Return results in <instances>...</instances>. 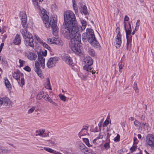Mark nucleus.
Masks as SVG:
<instances>
[{
    "label": "nucleus",
    "mask_w": 154,
    "mask_h": 154,
    "mask_svg": "<svg viewBox=\"0 0 154 154\" xmlns=\"http://www.w3.org/2000/svg\"><path fill=\"white\" fill-rule=\"evenodd\" d=\"M60 99H61V100H63L64 101H66V97H65L64 95H61L60 97Z\"/></svg>",
    "instance_id": "nucleus-51"
},
{
    "label": "nucleus",
    "mask_w": 154,
    "mask_h": 154,
    "mask_svg": "<svg viewBox=\"0 0 154 154\" xmlns=\"http://www.w3.org/2000/svg\"><path fill=\"white\" fill-rule=\"evenodd\" d=\"M42 45L45 48H46L48 49V50H50L51 49L50 47L49 46V45L45 42H43Z\"/></svg>",
    "instance_id": "nucleus-41"
},
{
    "label": "nucleus",
    "mask_w": 154,
    "mask_h": 154,
    "mask_svg": "<svg viewBox=\"0 0 154 154\" xmlns=\"http://www.w3.org/2000/svg\"><path fill=\"white\" fill-rule=\"evenodd\" d=\"M46 150L54 154V152H55V150H54L50 148H46Z\"/></svg>",
    "instance_id": "nucleus-46"
},
{
    "label": "nucleus",
    "mask_w": 154,
    "mask_h": 154,
    "mask_svg": "<svg viewBox=\"0 0 154 154\" xmlns=\"http://www.w3.org/2000/svg\"><path fill=\"white\" fill-rule=\"evenodd\" d=\"M21 24L24 28V29H26L27 28V24L26 20V19L24 18H22L21 20Z\"/></svg>",
    "instance_id": "nucleus-24"
},
{
    "label": "nucleus",
    "mask_w": 154,
    "mask_h": 154,
    "mask_svg": "<svg viewBox=\"0 0 154 154\" xmlns=\"http://www.w3.org/2000/svg\"><path fill=\"white\" fill-rule=\"evenodd\" d=\"M141 125H143V127H147L148 125V124L147 123H142V122H141Z\"/></svg>",
    "instance_id": "nucleus-58"
},
{
    "label": "nucleus",
    "mask_w": 154,
    "mask_h": 154,
    "mask_svg": "<svg viewBox=\"0 0 154 154\" xmlns=\"http://www.w3.org/2000/svg\"><path fill=\"white\" fill-rule=\"evenodd\" d=\"M131 42H127V50H130V48L131 47Z\"/></svg>",
    "instance_id": "nucleus-39"
},
{
    "label": "nucleus",
    "mask_w": 154,
    "mask_h": 154,
    "mask_svg": "<svg viewBox=\"0 0 154 154\" xmlns=\"http://www.w3.org/2000/svg\"><path fill=\"white\" fill-rule=\"evenodd\" d=\"M82 26L81 27V29L82 31L84 30L86 27V22L84 20H82L81 22Z\"/></svg>",
    "instance_id": "nucleus-32"
},
{
    "label": "nucleus",
    "mask_w": 154,
    "mask_h": 154,
    "mask_svg": "<svg viewBox=\"0 0 154 154\" xmlns=\"http://www.w3.org/2000/svg\"><path fill=\"white\" fill-rule=\"evenodd\" d=\"M92 42H89L94 47L100 48V46L99 42L96 40V38L94 39Z\"/></svg>",
    "instance_id": "nucleus-18"
},
{
    "label": "nucleus",
    "mask_w": 154,
    "mask_h": 154,
    "mask_svg": "<svg viewBox=\"0 0 154 154\" xmlns=\"http://www.w3.org/2000/svg\"><path fill=\"white\" fill-rule=\"evenodd\" d=\"M35 109V108L34 107H32V108L29 109L28 112V114H30L32 113L34 110Z\"/></svg>",
    "instance_id": "nucleus-47"
},
{
    "label": "nucleus",
    "mask_w": 154,
    "mask_h": 154,
    "mask_svg": "<svg viewBox=\"0 0 154 154\" xmlns=\"http://www.w3.org/2000/svg\"><path fill=\"white\" fill-rule=\"evenodd\" d=\"M95 38V37L94 31L91 29L87 28L86 32L83 33L82 35V40L84 42L87 41L91 42Z\"/></svg>",
    "instance_id": "nucleus-4"
},
{
    "label": "nucleus",
    "mask_w": 154,
    "mask_h": 154,
    "mask_svg": "<svg viewBox=\"0 0 154 154\" xmlns=\"http://www.w3.org/2000/svg\"><path fill=\"white\" fill-rule=\"evenodd\" d=\"M43 97L42 98H44L45 99V100H46V99H47L48 97V96H49V95L47 94H45L44 92V94H43Z\"/></svg>",
    "instance_id": "nucleus-54"
},
{
    "label": "nucleus",
    "mask_w": 154,
    "mask_h": 154,
    "mask_svg": "<svg viewBox=\"0 0 154 154\" xmlns=\"http://www.w3.org/2000/svg\"><path fill=\"white\" fill-rule=\"evenodd\" d=\"M52 43L51 44L57 45L59 46H62L63 45V43L62 41L57 38L55 37L52 38Z\"/></svg>",
    "instance_id": "nucleus-14"
},
{
    "label": "nucleus",
    "mask_w": 154,
    "mask_h": 154,
    "mask_svg": "<svg viewBox=\"0 0 154 154\" xmlns=\"http://www.w3.org/2000/svg\"><path fill=\"white\" fill-rule=\"evenodd\" d=\"M25 56L30 60H35L37 58V55L35 53L29 51L28 53H25Z\"/></svg>",
    "instance_id": "nucleus-12"
},
{
    "label": "nucleus",
    "mask_w": 154,
    "mask_h": 154,
    "mask_svg": "<svg viewBox=\"0 0 154 154\" xmlns=\"http://www.w3.org/2000/svg\"><path fill=\"white\" fill-rule=\"evenodd\" d=\"M83 153L85 154H95V153L91 149L87 147Z\"/></svg>",
    "instance_id": "nucleus-29"
},
{
    "label": "nucleus",
    "mask_w": 154,
    "mask_h": 154,
    "mask_svg": "<svg viewBox=\"0 0 154 154\" xmlns=\"http://www.w3.org/2000/svg\"><path fill=\"white\" fill-rule=\"evenodd\" d=\"M109 123V122L108 121H105L103 124V127L105 126H106Z\"/></svg>",
    "instance_id": "nucleus-56"
},
{
    "label": "nucleus",
    "mask_w": 154,
    "mask_h": 154,
    "mask_svg": "<svg viewBox=\"0 0 154 154\" xmlns=\"http://www.w3.org/2000/svg\"><path fill=\"white\" fill-rule=\"evenodd\" d=\"M49 142L52 145H54L56 144L55 142L53 141H52L51 140H49Z\"/></svg>",
    "instance_id": "nucleus-61"
},
{
    "label": "nucleus",
    "mask_w": 154,
    "mask_h": 154,
    "mask_svg": "<svg viewBox=\"0 0 154 154\" xmlns=\"http://www.w3.org/2000/svg\"><path fill=\"white\" fill-rule=\"evenodd\" d=\"M24 69L25 70H26L28 72H30L31 71V68L28 66H25L24 68Z\"/></svg>",
    "instance_id": "nucleus-49"
},
{
    "label": "nucleus",
    "mask_w": 154,
    "mask_h": 154,
    "mask_svg": "<svg viewBox=\"0 0 154 154\" xmlns=\"http://www.w3.org/2000/svg\"><path fill=\"white\" fill-rule=\"evenodd\" d=\"M83 142L85 143L86 145L89 147L93 146V145L90 144L89 143V140L88 138H83Z\"/></svg>",
    "instance_id": "nucleus-28"
},
{
    "label": "nucleus",
    "mask_w": 154,
    "mask_h": 154,
    "mask_svg": "<svg viewBox=\"0 0 154 154\" xmlns=\"http://www.w3.org/2000/svg\"><path fill=\"white\" fill-rule=\"evenodd\" d=\"M24 39V43L26 45L30 46L32 48L34 47V40L32 35H30L29 36L25 38Z\"/></svg>",
    "instance_id": "nucleus-7"
},
{
    "label": "nucleus",
    "mask_w": 154,
    "mask_h": 154,
    "mask_svg": "<svg viewBox=\"0 0 154 154\" xmlns=\"http://www.w3.org/2000/svg\"><path fill=\"white\" fill-rule=\"evenodd\" d=\"M117 30L118 32L117 35V38L116 39L117 40V42L116 43V48H119L121 45L122 43L121 36L122 35L120 32V28L117 27L116 28V31Z\"/></svg>",
    "instance_id": "nucleus-11"
},
{
    "label": "nucleus",
    "mask_w": 154,
    "mask_h": 154,
    "mask_svg": "<svg viewBox=\"0 0 154 154\" xmlns=\"http://www.w3.org/2000/svg\"><path fill=\"white\" fill-rule=\"evenodd\" d=\"M88 128V126H84L83 128L82 129V130H87Z\"/></svg>",
    "instance_id": "nucleus-62"
},
{
    "label": "nucleus",
    "mask_w": 154,
    "mask_h": 154,
    "mask_svg": "<svg viewBox=\"0 0 154 154\" xmlns=\"http://www.w3.org/2000/svg\"><path fill=\"white\" fill-rule=\"evenodd\" d=\"M88 52L89 54L90 55L92 56H94L95 54V52L94 50L92 49H90L89 50Z\"/></svg>",
    "instance_id": "nucleus-37"
},
{
    "label": "nucleus",
    "mask_w": 154,
    "mask_h": 154,
    "mask_svg": "<svg viewBox=\"0 0 154 154\" xmlns=\"http://www.w3.org/2000/svg\"><path fill=\"white\" fill-rule=\"evenodd\" d=\"M124 29H131V25L130 23L128 22V23L124 22Z\"/></svg>",
    "instance_id": "nucleus-35"
},
{
    "label": "nucleus",
    "mask_w": 154,
    "mask_h": 154,
    "mask_svg": "<svg viewBox=\"0 0 154 154\" xmlns=\"http://www.w3.org/2000/svg\"><path fill=\"white\" fill-rule=\"evenodd\" d=\"M44 91H41L36 96V98L38 100H41L43 97V94H44Z\"/></svg>",
    "instance_id": "nucleus-31"
},
{
    "label": "nucleus",
    "mask_w": 154,
    "mask_h": 154,
    "mask_svg": "<svg viewBox=\"0 0 154 154\" xmlns=\"http://www.w3.org/2000/svg\"><path fill=\"white\" fill-rule=\"evenodd\" d=\"M45 132V130L44 129H39L38 130H36L35 131V133H37L36 134L35 136H37L38 135L42 137V135Z\"/></svg>",
    "instance_id": "nucleus-30"
},
{
    "label": "nucleus",
    "mask_w": 154,
    "mask_h": 154,
    "mask_svg": "<svg viewBox=\"0 0 154 154\" xmlns=\"http://www.w3.org/2000/svg\"><path fill=\"white\" fill-rule=\"evenodd\" d=\"M64 37L68 39H71L70 47L72 51L76 54L80 56L82 53L80 45L81 41V35L79 32V30L63 32Z\"/></svg>",
    "instance_id": "nucleus-1"
},
{
    "label": "nucleus",
    "mask_w": 154,
    "mask_h": 154,
    "mask_svg": "<svg viewBox=\"0 0 154 154\" xmlns=\"http://www.w3.org/2000/svg\"><path fill=\"white\" fill-rule=\"evenodd\" d=\"M21 37L18 34H17L13 40V43L16 45H19L21 43Z\"/></svg>",
    "instance_id": "nucleus-15"
},
{
    "label": "nucleus",
    "mask_w": 154,
    "mask_h": 154,
    "mask_svg": "<svg viewBox=\"0 0 154 154\" xmlns=\"http://www.w3.org/2000/svg\"><path fill=\"white\" fill-rule=\"evenodd\" d=\"M124 66V65H120L119 66V70L120 72H121L122 71V69L123 67Z\"/></svg>",
    "instance_id": "nucleus-59"
},
{
    "label": "nucleus",
    "mask_w": 154,
    "mask_h": 154,
    "mask_svg": "<svg viewBox=\"0 0 154 154\" xmlns=\"http://www.w3.org/2000/svg\"><path fill=\"white\" fill-rule=\"evenodd\" d=\"M99 139H101L98 136L95 139H94L92 141V143L95 145H97L99 144Z\"/></svg>",
    "instance_id": "nucleus-33"
},
{
    "label": "nucleus",
    "mask_w": 154,
    "mask_h": 154,
    "mask_svg": "<svg viewBox=\"0 0 154 154\" xmlns=\"http://www.w3.org/2000/svg\"><path fill=\"white\" fill-rule=\"evenodd\" d=\"M64 22L63 25V32L79 30L77 21L75 14L72 11L68 10L64 13Z\"/></svg>",
    "instance_id": "nucleus-2"
},
{
    "label": "nucleus",
    "mask_w": 154,
    "mask_h": 154,
    "mask_svg": "<svg viewBox=\"0 0 154 154\" xmlns=\"http://www.w3.org/2000/svg\"><path fill=\"white\" fill-rule=\"evenodd\" d=\"M49 136V134L48 133H44L43 134L42 137H47Z\"/></svg>",
    "instance_id": "nucleus-55"
},
{
    "label": "nucleus",
    "mask_w": 154,
    "mask_h": 154,
    "mask_svg": "<svg viewBox=\"0 0 154 154\" xmlns=\"http://www.w3.org/2000/svg\"><path fill=\"white\" fill-rule=\"evenodd\" d=\"M140 20H138L137 21V22L136 23V26L135 28V30H137L139 26H140Z\"/></svg>",
    "instance_id": "nucleus-43"
},
{
    "label": "nucleus",
    "mask_w": 154,
    "mask_h": 154,
    "mask_svg": "<svg viewBox=\"0 0 154 154\" xmlns=\"http://www.w3.org/2000/svg\"><path fill=\"white\" fill-rule=\"evenodd\" d=\"M105 148L107 150L109 148V143H106L104 145Z\"/></svg>",
    "instance_id": "nucleus-48"
},
{
    "label": "nucleus",
    "mask_w": 154,
    "mask_h": 154,
    "mask_svg": "<svg viewBox=\"0 0 154 154\" xmlns=\"http://www.w3.org/2000/svg\"><path fill=\"white\" fill-rule=\"evenodd\" d=\"M4 45V44L3 43H2L1 44V45L0 46V50H1V51H2V48L3 47Z\"/></svg>",
    "instance_id": "nucleus-64"
},
{
    "label": "nucleus",
    "mask_w": 154,
    "mask_h": 154,
    "mask_svg": "<svg viewBox=\"0 0 154 154\" xmlns=\"http://www.w3.org/2000/svg\"><path fill=\"white\" fill-rule=\"evenodd\" d=\"M139 123V122L135 119L134 122V124L135 126L136 127H137Z\"/></svg>",
    "instance_id": "nucleus-50"
},
{
    "label": "nucleus",
    "mask_w": 154,
    "mask_h": 154,
    "mask_svg": "<svg viewBox=\"0 0 154 154\" xmlns=\"http://www.w3.org/2000/svg\"><path fill=\"white\" fill-rule=\"evenodd\" d=\"M42 54H38V60L41 66L43 69L45 67V59L43 56H46L47 54V51L45 50L44 51H42Z\"/></svg>",
    "instance_id": "nucleus-6"
},
{
    "label": "nucleus",
    "mask_w": 154,
    "mask_h": 154,
    "mask_svg": "<svg viewBox=\"0 0 154 154\" xmlns=\"http://www.w3.org/2000/svg\"><path fill=\"white\" fill-rule=\"evenodd\" d=\"M10 152L9 150L5 148L3 146L0 145V153H7Z\"/></svg>",
    "instance_id": "nucleus-21"
},
{
    "label": "nucleus",
    "mask_w": 154,
    "mask_h": 154,
    "mask_svg": "<svg viewBox=\"0 0 154 154\" xmlns=\"http://www.w3.org/2000/svg\"><path fill=\"white\" fill-rule=\"evenodd\" d=\"M107 131L108 132L107 135V138L108 139L109 138V137H110L111 138H112L114 136H115V133L114 132V131L112 130H107Z\"/></svg>",
    "instance_id": "nucleus-22"
},
{
    "label": "nucleus",
    "mask_w": 154,
    "mask_h": 154,
    "mask_svg": "<svg viewBox=\"0 0 154 154\" xmlns=\"http://www.w3.org/2000/svg\"><path fill=\"white\" fill-rule=\"evenodd\" d=\"M125 29V31L126 35H130L131 34V29H130L129 28L127 29Z\"/></svg>",
    "instance_id": "nucleus-42"
},
{
    "label": "nucleus",
    "mask_w": 154,
    "mask_h": 154,
    "mask_svg": "<svg viewBox=\"0 0 154 154\" xmlns=\"http://www.w3.org/2000/svg\"><path fill=\"white\" fill-rule=\"evenodd\" d=\"M129 18L127 15H125L124 18V21H128L129 20Z\"/></svg>",
    "instance_id": "nucleus-57"
},
{
    "label": "nucleus",
    "mask_w": 154,
    "mask_h": 154,
    "mask_svg": "<svg viewBox=\"0 0 154 154\" xmlns=\"http://www.w3.org/2000/svg\"><path fill=\"white\" fill-rule=\"evenodd\" d=\"M63 60L68 65L70 66H72L73 62L71 58L69 55L68 54H65L63 57Z\"/></svg>",
    "instance_id": "nucleus-10"
},
{
    "label": "nucleus",
    "mask_w": 154,
    "mask_h": 154,
    "mask_svg": "<svg viewBox=\"0 0 154 154\" xmlns=\"http://www.w3.org/2000/svg\"><path fill=\"white\" fill-rule=\"evenodd\" d=\"M5 84L7 88L9 90L12 88L11 85L8 80L7 78L5 80Z\"/></svg>",
    "instance_id": "nucleus-23"
},
{
    "label": "nucleus",
    "mask_w": 154,
    "mask_h": 154,
    "mask_svg": "<svg viewBox=\"0 0 154 154\" xmlns=\"http://www.w3.org/2000/svg\"><path fill=\"white\" fill-rule=\"evenodd\" d=\"M47 42L48 43H49L50 44H51V43H52V38H48L47 39Z\"/></svg>",
    "instance_id": "nucleus-60"
},
{
    "label": "nucleus",
    "mask_w": 154,
    "mask_h": 154,
    "mask_svg": "<svg viewBox=\"0 0 154 154\" xmlns=\"http://www.w3.org/2000/svg\"><path fill=\"white\" fill-rule=\"evenodd\" d=\"M134 89L136 91L137 90H138V89L137 88V84H135L134 85Z\"/></svg>",
    "instance_id": "nucleus-63"
},
{
    "label": "nucleus",
    "mask_w": 154,
    "mask_h": 154,
    "mask_svg": "<svg viewBox=\"0 0 154 154\" xmlns=\"http://www.w3.org/2000/svg\"><path fill=\"white\" fill-rule=\"evenodd\" d=\"M45 88L46 89L51 90L50 80L48 78H47L46 79V81L45 84Z\"/></svg>",
    "instance_id": "nucleus-25"
},
{
    "label": "nucleus",
    "mask_w": 154,
    "mask_h": 154,
    "mask_svg": "<svg viewBox=\"0 0 154 154\" xmlns=\"http://www.w3.org/2000/svg\"><path fill=\"white\" fill-rule=\"evenodd\" d=\"M19 63H20V67H23L25 63L26 62L25 61L22 60L20 59L19 60Z\"/></svg>",
    "instance_id": "nucleus-38"
},
{
    "label": "nucleus",
    "mask_w": 154,
    "mask_h": 154,
    "mask_svg": "<svg viewBox=\"0 0 154 154\" xmlns=\"http://www.w3.org/2000/svg\"><path fill=\"white\" fill-rule=\"evenodd\" d=\"M59 59L58 57H54L50 58L47 63V66L49 68L54 67L55 66L56 62Z\"/></svg>",
    "instance_id": "nucleus-8"
},
{
    "label": "nucleus",
    "mask_w": 154,
    "mask_h": 154,
    "mask_svg": "<svg viewBox=\"0 0 154 154\" xmlns=\"http://www.w3.org/2000/svg\"><path fill=\"white\" fill-rule=\"evenodd\" d=\"M126 38L127 42H131L132 36L131 35V34L126 35Z\"/></svg>",
    "instance_id": "nucleus-40"
},
{
    "label": "nucleus",
    "mask_w": 154,
    "mask_h": 154,
    "mask_svg": "<svg viewBox=\"0 0 154 154\" xmlns=\"http://www.w3.org/2000/svg\"><path fill=\"white\" fill-rule=\"evenodd\" d=\"M35 71L38 74L39 76L41 77L42 75V71L40 69V66L39 62L36 61L35 63Z\"/></svg>",
    "instance_id": "nucleus-13"
},
{
    "label": "nucleus",
    "mask_w": 154,
    "mask_h": 154,
    "mask_svg": "<svg viewBox=\"0 0 154 154\" xmlns=\"http://www.w3.org/2000/svg\"><path fill=\"white\" fill-rule=\"evenodd\" d=\"M20 32L22 35L24 39L29 36L30 35H32L29 32H27V30H26V29H21L20 30Z\"/></svg>",
    "instance_id": "nucleus-16"
},
{
    "label": "nucleus",
    "mask_w": 154,
    "mask_h": 154,
    "mask_svg": "<svg viewBox=\"0 0 154 154\" xmlns=\"http://www.w3.org/2000/svg\"><path fill=\"white\" fill-rule=\"evenodd\" d=\"M48 97L47 99H46V100L48 101L49 103L52 104L54 101L49 96H48Z\"/></svg>",
    "instance_id": "nucleus-45"
},
{
    "label": "nucleus",
    "mask_w": 154,
    "mask_h": 154,
    "mask_svg": "<svg viewBox=\"0 0 154 154\" xmlns=\"http://www.w3.org/2000/svg\"><path fill=\"white\" fill-rule=\"evenodd\" d=\"M18 83L20 86L22 87L24 84L25 82L23 78L21 79L20 81H18Z\"/></svg>",
    "instance_id": "nucleus-36"
},
{
    "label": "nucleus",
    "mask_w": 154,
    "mask_h": 154,
    "mask_svg": "<svg viewBox=\"0 0 154 154\" xmlns=\"http://www.w3.org/2000/svg\"><path fill=\"white\" fill-rule=\"evenodd\" d=\"M20 72L19 70L17 69L16 72L12 74V76L14 79L17 80V81L20 79Z\"/></svg>",
    "instance_id": "nucleus-20"
},
{
    "label": "nucleus",
    "mask_w": 154,
    "mask_h": 154,
    "mask_svg": "<svg viewBox=\"0 0 154 154\" xmlns=\"http://www.w3.org/2000/svg\"><path fill=\"white\" fill-rule=\"evenodd\" d=\"M42 18L45 24V27L48 28L51 26L52 29L53 35L55 36L57 35L58 33V28L57 25V20L52 17L50 19V21L49 22V17L47 14H43Z\"/></svg>",
    "instance_id": "nucleus-3"
},
{
    "label": "nucleus",
    "mask_w": 154,
    "mask_h": 154,
    "mask_svg": "<svg viewBox=\"0 0 154 154\" xmlns=\"http://www.w3.org/2000/svg\"><path fill=\"white\" fill-rule=\"evenodd\" d=\"M77 146L79 149L83 153L87 148V147L82 142H79L78 143Z\"/></svg>",
    "instance_id": "nucleus-17"
},
{
    "label": "nucleus",
    "mask_w": 154,
    "mask_h": 154,
    "mask_svg": "<svg viewBox=\"0 0 154 154\" xmlns=\"http://www.w3.org/2000/svg\"><path fill=\"white\" fill-rule=\"evenodd\" d=\"M137 149V147L135 146H134L131 147L130 149L131 151V152H133V151Z\"/></svg>",
    "instance_id": "nucleus-52"
},
{
    "label": "nucleus",
    "mask_w": 154,
    "mask_h": 154,
    "mask_svg": "<svg viewBox=\"0 0 154 154\" xmlns=\"http://www.w3.org/2000/svg\"><path fill=\"white\" fill-rule=\"evenodd\" d=\"M38 0H32V1L35 6L38 9H40V6L38 5ZM43 0H39V1L40 2H42Z\"/></svg>",
    "instance_id": "nucleus-26"
},
{
    "label": "nucleus",
    "mask_w": 154,
    "mask_h": 154,
    "mask_svg": "<svg viewBox=\"0 0 154 154\" xmlns=\"http://www.w3.org/2000/svg\"><path fill=\"white\" fill-rule=\"evenodd\" d=\"M73 7L75 13H77L78 12L77 8L76 7V5L73 2Z\"/></svg>",
    "instance_id": "nucleus-44"
},
{
    "label": "nucleus",
    "mask_w": 154,
    "mask_h": 154,
    "mask_svg": "<svg viewBox=\"0 0 154 154\" xmlns=\"http://www.w3.org/2000/svg\"><path fill=\"white\" fill-rule=\"evenodd\" d=\"M116 136V142H118L120 140V136L119 134H117Z\"/></svg>",
    "instance_id": "nucleus-53"
},
{
    "label": "nucleus",
    "mask_w": 154,
    "mask_h": 154,
    "mask_svg": "<svg viewBox=\"0 0 154 154\" xmlns=\"http://www.w3.org/2000/svg\"><path fill=\"white\" fill-rule=\"evenodd\" d=\"M85 62L86 63L85 65L88 66H91L93 64V60L90 57H86L85 59Z\"/></svg>",
    "instance_id": "nucleus-19"
},
{
    "label": "nucleus",
    "mask_w": 154,
    "mask_h": 154,
    "mask_svg": "<svg viewBox=\"0 0 154 154\" xmlns=\"http://www.w3.org/2000/svg\"><path fill=\"white\" fill-rule=\"evenodd\" d=\"M81 8L82 9L80 10V12L81 13H83L85 15H86L87 14H88L87 11V8L85 5H84L83 7H82Z\"/></svg>",
    "instance_id": "nucleus-27"
},
{
    "label": "nucleus",
    "mask_w": 154,
    "mask_h": 154,
    "mask_svg": "<svg viewBox=\"0 0 154 154\" xmlns=\"http://www.w3.org/2000/svg\"><path fill=\"white\" fill-rule=\"evenodd\" d=\"M2 105L7 108H9L12 105V103L10 99L8 97H4L1 98Z\"/></svg>",
    "instance_id": "nucleus-9"
},
{
    "label": "nucleus",
    "mask_w": 154,
    "mask_h": 154,
    "mask_svg": "<svg viewBox=\"0 0 154 154\" xmlns=\"http://www.w3.org/2000/svg\"><path fill=\"white\" fill-rule=\"evenodd\" d=\"M146 144L154 150V136L152 134H148L146 136Z\"/></svg>",
    "instance_id": "nucleus-5"
},
{
    "label": "nucleus",
    "mask_w": 154,
    "mask_h": 154,
    "mask_svg": "<svg viewBox=\"0 0 154 154\" xmlns=\"http://www.w3.org/2000/svg\"><path fill=\"white\" fill-rule=\"evenodd\" d=\"M90 66H91L88 65H85L83 67L84 69L87 71H89L91 72L92 68Z\"/></svg>",
    "instance_id": "nucleus-34"
}]
</instances>
